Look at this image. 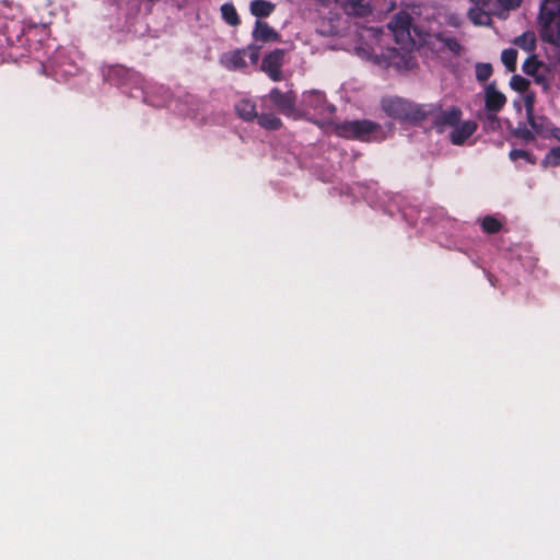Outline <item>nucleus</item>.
I'll return each mask as SVG.
<instances>
[{
  "mask_svg": "<svg viewBox=\"0 0 560 560\" xmlns=\"http://www.w3.org/2000/svg\"><path fill=\"white\" fill-rule=\"evenodd\" d=\"M285 51L281 48H276L262 58L260 69L273 81L279 82L283 79L282 66L284 61Z\"/></svg>",
  "mask_w": 560,
  "mask_h": 560,
  "instance_id": "nucleus-8",
  "label": "nucleus"
},
{
  "mask_svg": "<svg viewBox=\"0 0 560 560\" xmlns=\"http://www.w3.org/2000/svg\"><path fill=\"white\" fill-rule=\"evenodd\" d=\"M382 126L369 119L346 120L336 126V133L346 139L370 142L380 140Z\"/></svg>",
  "mask_w": 560,
  "mask_h": 560,
  "instance_id": "nucleus-3",
  "label": "nucleus"
},
{
  "mask_svg": "<svg viewBox=\"0 0 560 560\" xmlns=\"http://www.w3.org/2000/svg\"><path fill=\"white\" fill-rule=\"evenodd\" d=\"M528 122L532 129L544 137H547L549 133L552 136L555 128L550 127V122L544 117H535L534 115L528 117Z\"/></svg>",
  "mask_w": 560,
  "mask_h": 560,
  "instance_id": "nucleus-16",
  "label": "nucleus"
},
{
  "mask_svg": "<svg viewBox=\"0 0 560 560\" xmlns=\"http://www.w3.org/2000/svg\"><path fill=\"white\" fill-rule=\"evenodd\" d=\"M510 86L514 91L523 93V92H526L527 89L529 88V81L526 78L522 77V75L514 74L511 78Z\"/></svg>",
  "mask_w": 560,
  "mask_h": 560,
  "instance_id": "nucleus-26",
  "label": "nucleus"
},
{
  "mask_svg": "<svg viewBox=\"0 0 560 560\" xmlns=\"http://www.w3.org/2000/svg\"><path fill=\"white\" fill-rule=\"evenodd\" d=\"M552 137H555L560 142V128H555Z\"/></svg>",
  "mask_w": 560,
  "mask_h": 560,
  "instance_id": "nucleus-35",
  "label": "nucleus"
},
{
  "mask_svg": "<svg viewBox=\"0 0 560 560\" xmlns=\"http://www.w3.org/2000/svg\"><path fill=\"white\" fill-rule=\"evenodd\" d=\"M544 65L541 61L537 59L535 55H532L526 58L522 66V70L527 75H536V73L539 71L540 68H542Z\"/></svg>",
  "mask_w": 560,
  "mask_h": 560,
  "instance_id": "nucleus-22",
  "label": "nucleus"
},
{
  "mask_svg": "<svg viewBox=\"0 0 560 560\" xmlns=\"http://www.w3.org/2000/svg\"><path fill=\"white\" fill-rule=\"evenodd\" d=\"M221 15L226 24L237 26L241 23L238 13L233 3L226 2L221 5Z\"/></svg>",
  "mask_w": 560,
  "mask_h": 560,
  "instance_id": "nucleus-17",
  "label": "nucleus"
},
{
  "mask_svg": "<svg viewBox=\"0 0 560 560\" xmlns=\"http://www.w3.org/2000/svg\"><path fill=\"white\" fill-rule=\"evenodd\" d=\"M503 8L515 9L518 8L523 0H498Z\"/></svg>",
  "mask_w": 560,
  "mask_h": 560,
  "instance_id": "nucleus-31",
  "label": "nucleus"
},
{
  "mask_svg": "<svg viewBox=\"0 0 560 560\" xmlns=\"http://www.w3.org/2000/svg\"><path fill=\"white\" fill-rule=\"evenodd\" d=\"M488 280H489V282L491 283V285H493V287H495V285H497V283H495V282H497V279H495V277H494L493 275L488 273Z\"/></svg>",
  "mask_w": 560,
  "mask_h": 560,
  "instance_id": "nucleus-34",
  "label": "nucleus"
},
{
  "mask_svg": "<svg viewBox=\"0 0 560 560\" xmlns=\"http://www.w3.org/2000/svg\"><path fill=\"white\" fill-rule=\"evenodd\" d=\"M382 108L394 119L420 124L425 120V114L432 113L434 107L415 104L401 97H390L382 101Z\"/></svg>",
  "mask_w": 560,
  "mask_h": 560,
  "instance_id": "nucleus-1",
  "label": "nucleus"
},
{
  "mask_svg": "<svg viewBox=\"0 0 560 560\" xmlns=\"http://www.w3.org/2000/svg\"><path fill=\"white\" fill-rule=\"evenodd\" d=\"M436 38L454 55H460L463 47L458 39L455 37L445 36L443 34L436 35Z\"/></svg>",
  "mask_w": 560,
  "mask_h": 560,
  "instance_id": "nucleus-23",
  "label": "nucleus"
},
{
  "mask_svg": "<svg viewBox=\"0 0 560 560\" xmlns=\"http://www.w3.org/2000/svg\"><path fill=\"white\" fill-rule=\"evenodd\" d=\"M510 159L512 161H517L518 159H524L530 163H534V161L532 160V154L525 150H522V149H513L510 151V154H509Z\"/></svg>",
  "mask_w": 560,
  "mask_h": 560,
  "instance_id": "nucleus-28",
  "label": "nucleus"
},
{
  "mask_svg": "<svg viewBox=\"0 0 560 560\" xmlns=\"http://www.w3.org/2000/svg\"><path fill=\"white\" fill-rule=\"evenodd\" d=\"M505 104L506 97L497 89L495 82L489 83L485 89V107L487 112H489L488 119L499 125L497 113L500 112Z\"/></svg>",
  "mask_w": 560,
  "mask_h": 560,
  "instance_id": "nucleus-7",
  "label": "nucleus"
},
{
  "mask_svg": "<svg viewBox=\"0 0 560 560\" xmlns=\"http://www.w3.org/2000/svg\"><path fill=\"white\" fill-rule=\"evenodd\" d=\"M533 77L535 78L536 83L540 84L544 90H547L549 88V82L544 75H540L537 72L536 75Z\"/></svg>",
  "mask_w": 560,
  "mask_h": 560,
  "instance_id": "nucleus-32",
  "label": "nucleus"
},
{
  "mask_svg": "<svg viewBox=\"0 0 560 560\" xmlns=\"http://www.w3.org/2000/svg\"><path fill=\"white\" fill-rule=\"evenodd\" d=\"M468 18L475 25H487L491 21L485 10L479 7L470 8L468 10Z\"/></svg>",
  "mask_w": 560,
  "mask_h": 560,
  "instance_id": "nucleus-21",
  "label": "nucleus"
},
{
  "mask_svg": "<svg viewBox=\"0 0 560 560\" xmlns=\"http://www.w3.org/2000/svg\"><path fill=\"white\" fill-rule=\"evenodd\" d=\"M258 125L267 130H278L282 126L281 119L272 113L258 115Z\"/></svg>",
  "mask_w": 560,
  "mask_h": 560,
  "instance_id": "nucleus-19",
  "label": "nucleus"
},
{
  "mask_svg": "<svg viewBox=\"0 0 560 560\" xmlns=\"http://www.w3.org/2000/svg\"><path fill=\"white\" fill-rule=\"evenodd\" d=\"M276 9V4L265 0H254L249 4L252 15L262 19L268 18Z\"/></svg>",
  "mask_w": 560,
  "mask_h": 560,
  "instance_id": "nucleus-15",
  "label": "nucleus"
},
{
  "mask_svg": "<svg viewBox=\"0 0 560 560\" xmlns=\"http://www.w3.org/2000/svg\"><path fill=\"white\" fill-rule=\"evenodd\" d=\"M534 101H535V97L533 94H526V96L524 98V105H525L527 118L534 115Z\"/></svg>",
  "mask_w": 560,
  "mask_h": 560,
  "instance_id": "nucleus-29",
  "label": "nucleus"
},
{
  "mask_svg": "<svg viewBox=\"0 0 560 560\" xmlns=\"http://www.w3.org/2000/svg\"><path fill=\"white\" fill-rule=\"evenodd\" d=\"M302 106L305 110H313L316 115L335 112V106L327 104L325 93L319 90L304 92L302 95Z\"/></svg>",
  "mask_w": 560,
  "mask_h": 560,
  "instance_id": "nucleus-9",
  "label": "nucleus"
},
{
  "mask_svg": "<svg viewBox=\"0 0 560 560\" xmlns=\"http://www.w3.org/2000/svg\"><path fill=\"white\" fill-rule=\"evenodd\" d=\"M261 47L256 44H249L247 47L242 49H235L222 55L221 65L231 71L242 70L247 63L245 58L248 57L253 65H256L259 60Z\"/></svg>",
  "mask_w": 560,
  "mask_h": 560,
  "instance_id": "nucleus-5",
  "label": "nucleus"
},
{
  "mask_svg": "<svg viewBox=\"0 0 560 560\" xmlns=\"http://www.w3.org/2000/svg\"><path fill=\"white\" fill-rule=\"evenodd\" d=\"M493 73L492 65L489 62H478L475 67L476 79L479 82H486Z\"/></svg>",
  "mask_w": 560,
  "mask_h": 560,
  "instance_id": "nucleus-24",
  "label": "nucleus"
},
{
  "mask_svg": "<svg viewBox=\"0 0 560 560\" xmlns=\"http://www.w3.org/2000/svg\"><path fill=\"white\" fill-rule=\"evenodd\" d=\"M478 125L474 120L459 121L450 132V141L454 145H463L477 130Z\"/></svg>",
  "mask_w": 560,
  "mask_h": 560,
  "instance_id": "nucleus-11",
  "label": "nucleus"
},
{
  "mask_svg": "<svg viewBox=\"0 0 560 560\" xmlns=\"http://www.w3.org/2000/svg\"><path fill=\"white\" fill-rule=\"evenodd\" d=\"M425 106L434 107L430 114H425V119H432L433 128L442 133L446 128H453L462 120L463 112L457 106H452L448 109H442L440 104H425Z\"/></svg>",
  "mask_w": 560,
  "mask_h": 560,
  "instance_id": "nucleus-6",
  "label": "nucleus"
},
{
  "mask_svg": "<svg viewBox=\"0 0 560 560\" xmlns=\"http://www.w3.org/2000/svg\"><path fill=\"white\" fill-rule=\"evenodd\" d=\"M541 38L560 47V0H544L539 9Z\"/></svg>",
  "mask_w": 560,
  "mask_h": 560,
  "instance_id": "nucleus-2",
  "label": "nucleus"
},
{
  "mask_svg": "<svg viewBox=\"0 0 560 560\" xmlns=\"http://www.w3.org/2000/svg\"><path fill=\"white\" fill-rule=\"evenodd\" d=\"M501 61L510 72H515L517 63V50L514 48L504 49L501 52Z\"/></svg>",
  "mask_w": 560,
  "mask_h": 560,
  "instance_id": "nucleus-20",
  "label": "nucleus"
},
{
  "mask_svg": "<svg viewBox=\"0 0 560 560\" xmlns=\"http://www.w3.org/2000/svg\"><path fill=\"white\" fill-rule=\"evenodd\" d=\"M25 40L24 28L19 22L7 24L0 31V55L13 59L22 57L19 50Z\"/></svg>",
  "mask_w": 560,
  "mask_h": 560,
  "instance_id": "nucleus-4",
  "label": "nucleus"
},
{
  "mask_svg": "<svg viewBox=\"0 0 560 560\" xmlns=\"http://www.w3.org/2000/svg\"><path fill=\"white\" fill-rule=\"evenodd\" d=\"M521 137L525 140H534V135L530 130H524Z\"/></svg>",
  "mask_w": 560,
  "mask_h": 560,
  "instance_id": "nucleus-33",
  "label": "nucleus"
},
{
  "mask_svg": "<svg viewBox=\"0 0 560 560\" xmlns=\"http://www.w3.org/2000/svg\"><path fill=\"white\" fill-rule=\"evenodd\" d=\"M268 97L281 114L285 116L294 114L296 95L293 91L282 92L279 88H272Z\"/></svg>",
  "mask_w": 560,
  "mask_h": 560,
  "instance_id": "nucleus-10",
  "label": "nucleus"
},
{
  "mask_svg": "<svg viewBox=\"0 0 560 560\" xmlns=\"http://www.w3.org/2000/svg\"><path fill=\"white\" fill-rule=\"evenodd\" d=\"M544 163L552 167L560 165V145L549 150L544 159Z\"/></svg>",
  "mask_w": 560,
  "mask_h": 560,
  "instance_id": "nucleus-27",
  "label": "nucleus"
},
{
  "mask_svg": "<svg viewBox=\"0 0 560 560\" xmlns=\"http://www.w3.org/2000/svg\"><path fill=\"white\" fill-rule=\"evenodd\" d=\"M363 0H347V3L350 4L358 15H363L365 13V7L363 5Z\"/></svg>",
  "mask_w": 560,
  "mask_h": 560,
  "instance_id": "nucleus-30",
  "label": "nucleus"
},
{
  "mask_svg": "<svg viewBox=\"0 0 560 560\" xmlns=\"http://www.w3.org/2000/svg\"><path fill=\"white\" fill-rule=\"evenodd\" d=\"M513 43L527 52H532L536 48V36L534 32H525L515 37Z\"/></svg>",
  "mask_w": 560,
  "mask_h": 560,
  "instance_id": "nucleus-18",
  "label": "nucleus"
},
{
  "mask_svg": "<svg viewBox=\"0 0 560 560\" xmlns=\"http://www.w3.org/2000/svg\"><path fill=\"white\" fill-rule=\"evenodd\" d=\"M482 231L488 234H495L501 231L502 223L494 217L487 215L481 222Z\"/></svg>",
  "mask_w": 560,
  "mask_h": 560,
  "instance_id": "nucleus-25",
  "label": "nucleus"
},
{
  "mask_svg": "<svg viewBox=\"0 0 560 560\" xmlns=\"http://www.w3.org/2000/svg\"><path fill=\"white\" fill-rule=\"evenodd\" d=\"M235 112L245 121H253L258 117L256 104L247 98L240 100L235 104Z\"/></svg>",
  "mask_w": 560,
  "mask_h": 560,
  "instance_id": "nucleus-14",
  "label": "nucleus"
},
{
  "mask_svg": "<svg viewBox=\"0 0 560 560\" xmlns=\"http://www.w3.org/2000/svg\"><path fill=\"white\" fill-rule=\"evenodd\" d=\"M388 26L394 32L397 42H399V36H410V16L408 14H397Z\"/></svg>",
  "mask_w": 560,
  "mask_h": 560,
  "instance_id": "nucleus-13",
  "label": "nucleus"
},
{
  "mask_svg": "<svg viewBox=\"0 0 560 560\" xmlns=\"http://www.w3.org/2000/svg\"><path fill=\"white\" fill-rule=\"evenodd\" d=\"M252 36L255 40L273 43L280 40V35L267 22L257 20Z\"/></svg>",
  "mask_w": 560,
  "mask_h": 560,
  "instance_id": "nucleus-12",
  "label": "nucleus"
}]
</instances>
